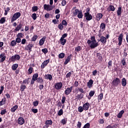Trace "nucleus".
Instances as JSON below:
<instances>
[{
    "label": "nucleus",
    "instance_id": "1",
    "mask_svg": "<svg viewBox=\"0 0 128 128\" xmlns=\"http://www.w3.org/2000/svg\"><path fill=\"white\" fill-rule=\"evenodd\" d=\"M87 44H88L92 50L96 48L98 46V42H96V37L94 36H92L90 38V40H88Z\"/></svg>",
    "mask_w": 128,
    "mask_h": 128
},
{
    "label": "nucleus",
    "instance_id": "2",
    "mask_svg": "<svg viewBox=\"0 0 128 128\" xmlns=\"http://www.w3.org/2000/svg\"><path fill=\"white\" fill-rule=\"evenodd\" d=\"M66 36H68V34L66 33L63 34L62 36L60 38V42L62 46H64L66 44V39H64Z\"/></svg>",
    "mask_w": 128,
    "mask_h": 128
},
{
    "label": "nucleus",
    "instance_id": "3",
    "mask_svg": "<svg viewBox=\"0 0 128 128\" xmlns=\"http://www.w3.org/2000/svg\"><path fill=\"white\" fill-rule=\"evenodd\" d=\"M22 14H20V12H17L14 14L12 18H11V22H16V20H18L20 16Z\"/></svg>",
    "mask_w": 128,
    "mask_h": 128
},
{
    "label": "nucleus",
    "instance_id": "4",
    "mask_svg": "<svg viewBox=\"0 0 128 128\" xmlns=\"http://www.w3.org/2000/svg\"><path fill=\"white\" fill-rule=\"evenodd\" d=\"M35 77H36V82H38V84H44V79H42V77H38V74L36 73L34 74Z\"/></svg>",
    "mask_w": 128,
    "mask_h": 128
},
{
    "label": "nucleus",
    "instance_id": "5",
    "mask_svg": "<svg viewBox=\"0 0 128 128\" xmlns=\"http://www.w3.org/2000/svg\"><path fill=\"white\" fill-rule=\"evenodd\" d=\"M112 84L114 86H118L120 84V80L118 78H115L112 80Z\"/></svg>",
    "mask_w": 128,
    "mask_h": 128
},
{
    "label": "nucleus",
    "instance_id": "6",
    "mask_svg": "<svg viewBox=\"0 0 128 128\" xmlns=\"http://www.w3.org/2000/svg\"><path fill=\"white\" fill-rule=\"evenodd\" d=\"M11 62H16V60H20V56L18 54H15L14 56H12L10 58Z\"/></svg>",
    "mask_w": 128,
    "mask_h": 128
},
{
    "label": "nucleus",
    "instance_id": "7",
    "mask_svg": "<svg viewBox=\"0 0 128 128\" xmlns=\"http://www.w3.org/2000/svg\"><path fill=\"white\" fill-rule=\"evenodd\" d=\"M44 10H47V11H50V10H52L54 7L52 6H50L49 4H45L44 5Z\"/></svg>",
    "mask_w": 128,
    "mask_h": 128
},
{
    "label": "nucleus",
    "instance_id": "8",
    "mask_svg": "<svg viewBox=\"0 0 128 128\" xmlns=\"http://www.w3.org/2000/svg\"><path fill=\"white\" fill-rule=\"evenodd\" d=\"M122 40H124V34H120L118 38V45L119 46H122Z\"/></svg>",
    "mask_w": 128,
    "mask_h": 128
},
{
    "label": "nucleus",
    "instance_id": "9",
    "mask_svg": "<svg viewBox=\"0 0 128 128\" xmlns=\"http://www.w3.org/2000/svg\"><path fill=\"white\" fill-rule=\"evenodd\" d=\"M62 88V82H58L55 84V88L57 90H60Z\"/></svg>",
    "mask_w": 128,
    "mask_h": 128
},
{
    "label": "nucleus",
    "instance_id": "10",
    "mask_svg": "<svg viewBox=\"0 0 128 128\" xmlns=\"http://www.w3.org/2000/svg\"><path fill=\"white\" fill-rule=\"evenodd\" d=\"M84 16L88 21L92 20V16L90 13H84Z\"/></svg>",
    "mask_w": 128,
    "mask_h": 128
},
{
    "label": "nucleus",
    "instance_id": "11",
    "mask_svg": "<svg viewBox=\"0 0 128 128\" xmlns=\"http://www.w3.org/2000/svg\"><path fill=\"white\" fill-rule=\"evenodd\" d=\"M72 10H74L73 12V16H76L78 13L80 12L78 9H76V7H74L72 9Z\"/></svg>",
    "mask_w": 128,
    "mask_h": 128
},
{
    "label": "nucleus",
    "instance_id": "12",
    "mask_svg": "<svg viewBox=\"0 0 128 128\" xmlns=\"http://www.w3.org/2000/svg\"><path fill=\"white\" fill-rule=\"evenodd\" d=\"M50 62V59H48L47 60H44L40 68H44L46 67V66Z\"/></svg>",
    "mask_w": 128,
    "mask_h": 128
},
{
    "label": "nucleus",
    "instance_id": "13",
    "mask_svg": "<svg viewBox=\"0 0 128 128\" xmlns=\"http://www.w3.org/2000/svg\"><path fill=\"white\" fill-rule=\"evenodd\" d=\"M74 86H72L70 88H68L66 89V90L64 91V94H66V96H68L72 92V88Z\"/></svg>",
    "mask_w": 128,
    "mask_h": 128
},
{
    "label": "nucleus",
    "instance_id": "14",
    "mask_svg": "<svg viewBox=\"0 0 128 128\" xmlns=\"http://www.w3.org/2000/svg\"><path fill=\"white\" fill-rule=\"evenodd\" d=\"M24 119L22 117H20L18 120V122L20 126H22L24 124Z\"/></svg>",
    "mask_w": 128,
    "mask_h": 128
},
{
    "label": "nucleus",
    "instance_id": "15",
    "mask_svg": "<svg viewBox=\"0 0 128 128\" xmlns=\"http://www.w3.org/2000/svg\"><path fill=\"white\" fill-rule=\"evenodd\" d=\"M98 42H100L103 44H106V38L104 36H102L100 38V40H98Z\"/></svg>",
    "mask_w": 128,
    "mask_h": 128
},
{
    "label": "nucleus",
    "instance_id": "16",
    "mask_svg": "<svg viewBox=\"0 0 128 128\" xmlns=\"http://www.w3.org/2000/svg\"><path fill=\"white\" fill-rule=\"evenodd\" d=\"M4 53H2L0 54V62H4V60H6V56L4 55Z\"/></svg>",
    "mask_w": 128,
    "mask_h": 128
},
{
    "label": "nucleus",
    "instance_id": "17",
    "mask_svg": "<svg viewBox=\"0 0 128 128\" xmlns=\"http://www.w3.org/2000/svg\"><path fill=\"white\" fill-rule=\"evenodd\" d=\"M90 103L86 102L83 104V108L84 109V110H88V108H90Z\"/></svg>",
    "mask_w": 128,
    "mask_h": 128
},
{
    "label": "nucleus",
    "instance_id": "18",
    "mask_svg": "<svg viewBox=\"0 0 128 128\" xmlns=\"http://www.w3.org/2000/svg\"><path fill=\"white\" fill-rule=\"evenodd\" d=\"M96 58L98 59V62H100L102 61V56L100 52L96 53Z\"/></svg>",
    "mask_w": 128,
    "mask_h": 128
},
{
    "label": "nucleus",
    "instance_id": "19",
    "mask_svg": "<svg viewBox=\"0 0 128 128\" xmlns=\"http://www.w3.org/2000/svg\"><path fill=\"white\" fill-rule=\"evenodd\" d=\"M92 84H94V80L90 79L87 83V86L88 88H92Z\"/></svg>",
    "mask_w": 128,
    "mask_h": 128
},
{
    "label": "nucleus",
    "instance_id": "20",
    "mask_svg": "<svg viewBox=\"0 0 128 128\" xmlns=\"http://www.w3.org/2000/svg\"><path fill=\"white\" fill-rule=\"evenodd\" d=\"M108 12H114L116 10V8L114 6L112 5H110L108 8H107Z\"/></svg>",
    "mask_w": 128,
    "mask_h": 128
},
{
    "label": "nucleus",
    "instance_id": "21",
    "mask_svg": "<svg viewBox=\"0 0 128 128\" xmlns=\"http://www.w3.org/2000/svg\"><path fill=\"white\" fill-rule=\"evenodd\" d=\"M46 38L44 36L40 40L39 42V46H43V44H44V42H46Z\"/></svg>",
    "mask_w": 128,
    "mask_h": 128
},
{
    "label": "nucleus",
    "instance_id": "22",
    "mask_svg": "<svg viewBox=\"0 0 128 128\" xmlns=\"http://www.w3.org/2000/svg\"><path fill=\"white\" fill-rule=\"evenodd\" d=\"M32 48H34V44H28L26 46V50H28V52H32Z\"/></svg>",
    "mask_w": 128,
    "mask_h": 128
},
{
    "label": "nucleus",
    "instance_id": "23",
    "mask_svg": "<svg viewBox=\"0 0 128 128\" xmlns=\"http://www.w3.org/2000/svg\"><path fill=\"white\" fill-rule=\"evenodd\" d=\"M103 15L102 14L98 13L96 16V20L98 21L100 20V19L102 18Z\"/></svg>",
    "mask_w": 128,
    "mask_h": 128
},
{
    "label": "nucleus",
    "instance_id": "24",
    "mask_svg": "<svg viewBox=\"0 0 128 128\" xmlns=\"http://www.w3.org/2000/svg\"><path fill=\"white\" fill-rule=\"evenodd\" d=\"M84 98V94L80 93V94H78V96H76V100H80Z\"/></svg>",
    "mask_w": 128,
    "mask_h": 128
},
{
    "label": "nucleus",
    "instance_id": "25",
    "mask_svg": "<svg viewBox=\"0 0 128 128\" xmlns=\"http://www.w3.org/2000/svg\"><path fill=\"white\" fill-rule=\"evenodd\" d=\"M18 108V105H15L12 107L10 109L11 112H15L16 111Z\"/></svg>",
    "mask_w": 128,
    "mask_h": 128
},
{
    "label": "nucleus",
    "instance_id": "26",
    "mask_svg": "<svg viewBox=\"0 0 128 128\" xmlns=\"http://www.w3.org/2000/svg\"><path fill=\"white\" fill-rule=\"evenodd\" d=\"M22 27V23H20L19 24H18L16 28L14 29V30L16 32H19L20 28Z\"/></svg>",
    "mask_w": 128,
    "mask_h": 128
},
{
    "label": "nucleus",
    "instance_id": "27",
    "mask_svg": "<svg viewBox=\"0 0 128 128\" xmlns=\"http://www.w3.org/2000/svg\"><path fill=\"white\" fill-rule=\"evenodd\" d=\"M124 114V110H122L120 111L117 116V118H122V114Z\"/></svg>",
    "mask_w": 128,
    "mask_h": 128
},
{
    "label": "nucleus",
    "instance_id": "28",
    "mask_svg": "<svg viewBox=\"0 0 128 128\" xmlns=\"http://www.w3.org/2000/svg\"><path fill=\"white\" fill-rule=\"evenodd\" d=\"M46 80H52V76L50 74H47L45 75Z\"/></svg>",
    "mask_w": 128,
    "mask_h": 128
},
{
    "label": "nucleus",
    "instance_id": "29",
    "mask_svg": "<svg viewBox=\"0 0 128 128\" xmlns=\"http://www.w3.org/2000/svg\"><path fill=\"white\" fill-rule=\"evenodd\" d=\"M116 14L118 16H122V7L118 8L116 11Z\"/></svg>",
    "mask_w": 128,
    "mask_h": 128
},
{
    "label": "nucleus",
    "instance_id": "30",
    "mask_svg": "<svg viewBox=\"0 0 128 128\" xmlns=\"http://www.w3.org/2000/svg\"><path fill=\"white\" fill-rule=\"evenodd\" d=\"M36 77L34 76V74L32 76V78L31 80L30 84L32 85L34 84V82H36Z\"/></svg>",
    "mask_w": 128,
    "mask_h": 128
},
{
    "label": "nucleus",
    "instance_id": "31",
    "mask_svg": "<svg viewBox=\"0 0 128 128\" xmlns=\"http://www.w3.org/2000/svg\"><path fill=\"white\" fill-rule=\"evenodd\" d=\"M122 86H126V78H122Z\"/></svg>",
    "mask_w": 128,
    "mask_h": 128
},
{
    "label": "nucleus",
    "instance_id": "32",
    "mask_svg": "<svg viewBox=\"0 0 128 128\" xmlns=\"http://www.w3.org/2000/svg\"><path fill=\"white\" fill-rule=\"evenodd\" d=\"M100 28L102 30V31L104 30H106V24H104V22H102L100 24Z\"/></svg>",
    "mask_w": 128,
    "mask_h": 128
},
{
    "label": "nucleus",
    "instance_id": "33",
    "mask_svg": "<svg viewBox=\"0 0 128 128\" xmlns=\"http://www.w3.org/2000/svg\"><path fill=\"white\" fill-rule=\"evenodd\" d=\"M82 16H84V14H82V10H80V12H78V14L77 15V17L78 18H82Z\"/></svg>",
    "mask_w": 128,
    "mask_h": 128
},
{
    "label": "nucleus",
    "instance_id": "34",
    "mask_svg": "<svg viewBox=\"0 0 128 128\" xmlns=\"http://www.w3.org/2000/svg\"><path fill=\"white\" fill-rule=\"evenodd\" d=\"M34 72V68L32 66H30L28 69V74H32Z\"/></svg>",
    "mask_w": 128,
    "mask_h": 128
},
{
    "label": "nucleus",
    "instance_id": "35",
    "mask_svg": "<svg viewBox=\"0 0 128 128\" xmlns=\"http://www.w3.org/2000/svg\"><path fill=\"white\" fill-rule=\"evenodd\" d=\"M70 56H68L65 62H64V64H68L70 61Z\"/></svg>",
    "mask_w": 128,
    "mask_h": 128
},
{
    "label": "nucleus",
    "instance_id": "36",
    "mask_svg": "<svg viewBox=\"0 0 128 128\" xmlns=\"http://www.w3.org/2000/svg\"><path fill=\"white\" fill-rule=\"evenodd\" d=\"M45 124H48L49 126H52V120H46L45 122Z\"/></svg>",
    "mask_w": 128,
    "mask_h": 128
},
{
    "label": "nucleus",
    "instance_id": "37",
    "mask_svg": "<svg viewBox=\"0 0 128 128\" xmlns=\"http://www.w3.org/2000/svg\"><path fill=\"white\" fill-rule=\"evenodd\" d=\"M6 104V98H4L0 102V106H4V104Z\"/></svg>",
    "mask_w": 128,
    "mask_h": 128
},
{
    "label": "nucleus",
    "instance_id": "38",
    "mask_svg": "<svg viewBox=\"0 0 128 128\" xmlns=\"http://www.w3.org/2000/svg\"><path fill=\"white\" fill-rule=\"evenodd\" d=\"M18 64H14L12 66V70H16V68H18Z\"/></svg>",
    "mask_w": 128,
    "mask_h": 128
},
{
    "label": "nucleus",
    "instance_id": "39",
    "mask_svg": "<svg viewBox=\"0 0 128 128\" xmlns=\"http://www.w3.org/2000/svg\"><path fill=\"white\" fill-rule=\"evenodd\" d=\"M38 35H34L31 39L32 42H36L38 40Z\"/></svg>",
    "mask_w": 128,
    "mask_h": 128
},
{
    "label": "nucleus",
    "instance_id": "40",
    "mask_svg": "<svg viewBox=\"0 0 128 128\" xmlns=\"http://www.w3.org/2000/svg\"><path fill=\"white\" fill-rule=\"evenodd\" d=\"M4 10H5V13L4 14L5 16H8V13L10 10V7H7L6 8H5Z\"/></svg>",
    "mask_w": 128,
    "mask_h": 128
},
{
    "label": "nucleus",
    "instance_id": "41",
    "mask_svg": "<svg viewBox=\"0 0 128 128\" xmlns=\"http://www.w3.org/2000/svg\"><path fill=\"white\" fill-rule=\"evenodd\" d=\"M6 22V18L4 17H2L0 20V24H4Z\"/></svg>",
    "mask_w": 128,
    "mask_h": 128
},
{
    "label": "nucleus",
    "instance_id": "42",
    "mask_svg": "<svg viewBox=\"0 0 128 128\" xmlns=\"http://www.w3.org/2000/svg\"><path fill=\"white\" fill-rule=\"evenodd\" d=\"M84 107L83 106H80L78 108V112H84Z\"/></svg>",
    "mask_w": 128,
    "mask_h": 128
},
{
    "label": "nucleus",
    "instance_id": "43",
    "mask_svg": "<svg viewBox=\"0 0 128 128\" xmlns=\"http://www.w3.org/2000/svg\"><path fill=\"white\" fill-rule=\"evenodd\" d=\"M94 94H96V91L90 90V92H89V96L90 98H92V96H94Z\"/></svg>",
    "mask_w": 128,
    "mask_h": 128
},
{
    "label": "nucleus",
    "instance_id": "44",
    "mask_svg": "<svg viewBox=\"0 0 128 128\" xmlns=\"http://www.w3.org/2000/svg\"><path fill=\"white\" fill-rule=\"evenodd\" d=\"M67 122H68L67 118H64L61 120V124H64V125L66 124Z\"/></svg>",
    "mask_w": 128,
    "mask_h": 128
},
{
    "label": "nucleus",
    "instance_id": "45",
    "mask_svg": "<svg viewBox=\"0 0 128 128\" xmlns=\"http://www.w3.org/2000/svg\"><path fill=\"white\" fill-rule=\"evenodd\" d=\"M66 56V54L64 53H60V54H58V58H64V56Z\"/></svg>",
    "mask_w": 128,
    "mask_h": 128
},
{
    "label": "nucleus",
    "instance_id": "46",
    "mask_svg": "<svg viewBox=\"0 0 128 128\" xmlns=\"http://www.w3.org/2000/svg\"><path fill=\"white\" fill-rule=\"evenodd\" d=\"M26 85H22L20 86V92H24V90H26Z\"/></svg>",
    "mask_w": 128,
    "mask_h": 128
},
{
    "label": "nucleus",
    "instance_id": "47",
    "mask_svg": "<svg viewBox=\"0 0 128 128\" xmlns=\"http://www.w3.org/2000/svg\"><path fill=\"white\" fill-rule=\"evenodd\" d=\"M74 72V71H72V72H70L68 73L66 76V78H70V76H72V72Z\"/></svg>",
    "mask_w": 128,
    "mask_h": 128
},
{
    "label": "nucleus",
    "instance_id": "48",
    "mask_svg": "<svg viewBox=\"0 0 128 128\" xmlns=\"http://www.w3.org/2000/svg\"><path fill=\"white\" fill-rule=\"evenodd\" d=\"M10 46H16V40H13L12 41L11 44H10Z\"/></svg>",
    "mask_w": 128,
    "mask_h": 128
},
{
    "label": "nucleus",
    "instance_id": "49",
    "mask_svg": "<svg viewBox=\"0 0 128 128\" xmlns=\"http://www.w3.org/2000/svg\"><path fill=\"white\" fill-rule=\"evenodd\" d=\"M112 66V61L110 60L108 62V68H110Z\"/></svg>",
    "mask_w": 128,
    "mask_h": 128
},
{
    "label": "nucleus",
    "instance_id": "50",
    "mask_svg": "<svg viewBox=\"0 0 128 128\" xmlns=\"http://www.w3.org/2000/svg\"><path fill=\"white\" fill-rule=\"evenodd\" d=\"M81 50L82 47H80V46H78L75 48V52H80Z\"/></svg>",
    "mask_w": 128,
    "mask_h": 128
},
{
    "label": "nucleus",
    "instance_id": "51",
    "mask_svg": "<svg viewBox=\"0 0 128 128\" xmlns=\"http://www.w3.org/2000/svg\"><path fill=\"white\" fill-rule=\"evenodd\" d=\"M28 80H30V78H26L24 80L22 84H29Z\"/></svg>",
    "mask_w": 128,
    "mask_h": 128
},
{
    "label": "nucleus",
    "instance_id": "52",
    "mask_svg": "<svg viewBox=\"0 0 128 128\" xmlns=\"http://www.w3.org/2000/svg\"><path fill=\"white\" fill-rule=\"evenodd\" d=\"M58 28H59L60 30H64V26L62 24H59L58 25Z\"/></svg>",
    "mask_w": 128,
    "mask_h": 128
},
{
    "label": "nucleus",
    "instance_id": "53",
    "mask_svg": "<svg viewBox=\"0 0 128 128\" xmlns=\"http://www.w3.org/2000/svg\"><path fill=\"white\" fill-rule=\"evenodd\" d=\"M6 114V109H4L1 110L0 114H2V116Z\"/></svg>",
    "mask_w": 128,
    "mask_h": 128
},
{
    "label": "nucleus",
    "instance_id": "54",
    "mask_svg": "<svg viewBox=\"0 0 128 128\" xmlns=\"http://www.w3.org/2000/svg\"><path fill=\"white\" fill-rule=\"evenodd\" d=\"M63 114H64V110H62V109H60V110L58 111V116H62Z\"/></svg>",
    "mask_w": 128,
    "mask_h": 128
},
{
    "label": "nucleus",
    "instance_id": "55",
    "mask_svg": "<svg viewBox=\"0 0 128 128\" xmlns=\"http://www.w3.org/2000/svg\"><path fill=\"white\" fill-rule=\"evenodd\" d=\"M38 10V6H34L32 7V12H36Z\"/></svg>",
    "mask_w": 128,
    "mask_h": 128
},
{
    "label": "nucleus",
    "instance_id": "56",
    "mask_svg": "<svg viewBox=\"0 0 128 128\" xmlns=\"http://www.w3.org/2000/svg\"><path fill=\"white\" fill-rule=\"evenodd\" d=\"M32 18L34 20H36V14L34 13L32 14Z\"/></svg>",
    "mask_w": 128,
    "mask_h": 128
},
{
    "label": "nucleus",
    "instance_id": "57",
    "mask_svg": "<svg viewBox=\"0 0 128 128\" xmlns=\"http://www.w3.org/2000/svg\"><path fill=\"white\" fill-rule=\"evenodd\" d=\"M61 24L62 26H68V22H66V20H63Z\"/></svg>",
    "mask_w": 128,
    "mask_h": 128
},
{
    "label": "nucleus",
    "instance_id": "58",
    "mask_svg": "<svg viewBox=\"0 0 128 128\" xmlns=\"http://www.w3.org/2000/svg\"><path fill=\"white\" fill-rule=\"evenodd\" d=\"M104 98V94H100L98 96V100H102Z\"/></svg>",
    "mask_w": 128,
    "mask_h": 128
},
{
    "label": "nucleus",
    "instance_id": "59",
    "mask_svg": "<svg viewBox=\"0 0 128 128\" xmlns=\"http://www.w3.org/2000/svg\"><path fill=\"white\" fill-rule=\"evenodd\" d=\"M90 128V123L86 124L83 127V128Z\"/></svg>",
    "mask_w": 128,
    "mask_h": 128
},
{
    "label": "nucleus",
    "instance_id": "60",
    "mask_svg": "<svg viewBox=\"0 0 128 128\" xmlns=\"http://www.w3.org/2000/svg\"><path fill=\"white\" fill-rule=\"evenodd\" d=\"M15 42H17L18 44H20L22 42V39L17 37V38L16 39Z\"/></svg>",
    "mask_w": 128,
    "mask_h": 128
},
{
    "label": "nucleus",
    "instance_id": "61",
    "mask_svg": "<svg viewBox=\"0 0 128 128\" xmlns=\"http://www.w3.org/2000/svg\"><path fill=\"white\" fill-rule=\"evenodd\" d=\"M77 128H82V122H78L77 125H76Z\"/></svg>",
    "mask_w": 128,
    "mask_h": 128
},
{
    "label": "nucleus",
    "instance_id": "62",
    "mask_svg": "<svg viewBox=\"0 0 128 128\" xmlns=\"http://www.w3.org/2000/svg\"><path fill=\"white\" fill-rule=\"evenodd\" d=\"M42 52H44L46 54H48V49L46 48H44V49H42Z\"/></svg>",
    "mask_w": 128,
    "mask_h": 128
},
{
    "label": "nucleus",
    "instance_id": "63",
    "mask_svg": "<svg viewBox=\"0 0 128 128\" xmlns=\"http://www.w3.org/2000/svg\"><path fill=\"white\" fill-rule=\"evenodd\" d=\"M33 106H38V101H35L33 102Z\"/></svg>",
    "mask_w": 128,
    "mask_h": 128
},
{
    "label": "nucleus",
    "instance_id": "64",
    "mask_svg": "<svg viewBox=\"0 0 128 128\" xmlns=\"http://www.w3.org/2000/svg\"><path fill=\"white\" fill-rule=\"evenodd\" d=\"M32 112H34V114H37L38 110L36 108H32Z\"/></svg>",
    "mask_w": 128,
    "mask_h": 128
}]
</instances>
